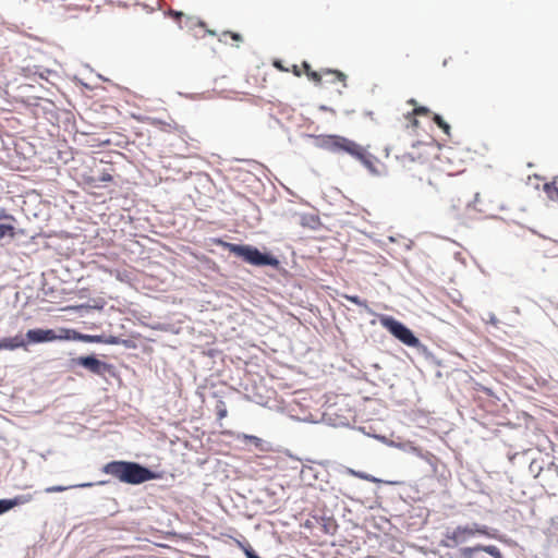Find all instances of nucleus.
<instances>
[{"label": "nucleus", "instance_id": "6", "mask_svg": "<svg viewBox=\"0 0 558 558\" xmlns=\"http://www.w3.org/2000/svg\"><path fill=\"white\" fill-rule=\"evenodd\" d=\"M448 558H504L500 549L495 545L462 546Z\"/></svg>", "mask_w": 558, "mask_h": 558}, {"label": "nucleus", "instance_id": "26", "mask_svg": "<svg viewBox=\"0 0 558 558\" xmlns=\"http://www.w3.org/2000/svg\"><path fill=\"white\" fill-rule=\"evenodd\" d=\"M555 190H558V187L555 186L554 182L544 184V191L546 192V194L548 195V197L551 201H555V197H553L555 195V193H554Z\"/></svg>", "mask_w": 558, "mask_h": 558}, {"label": "nucleus", "instance_id": "13", "mask_svg": "<svg viewBox=\"0 0 558 558\" xmlns=\"http://www.w3.org/2000/svg\"><path fill=\"white\" fill-rule=\"evenodd\" d=\"M93 485H94V483H92V482L81 483V484H75V485H69V486L54 485V486L46 487L45 488V493H47V494L62 493V492H65L68 489L92 487Z\"/></svg>", "mask_w": 558, "mask_h": 558}, {"label": "nucleus", "instance_id": "5", "mask_svg": "<svg viewBox=\"0 0 558 558\" xmlns=\"http://www.w3.org/2000/svg\"><path fill=\"white\" fill-rule=\"evenodd\" d=\"M70 366H81L97 376H106L107 374L111 375L113 373V365L98 359L96 354L72 357L70 360Z\"/></svg>", "mask_w": 558, "mask_h": 558}, {"label": "nucleus", "instance_id": "28", "mask_svg": "<svg viewBox=\"0 0 558 558\" xmlns=\"http://www.w3.org/2000/svg\"><path fill=\"white\" fill-rule=\"evenodd\" d=\"M483 320H484L485 323H487V324L493 325V326H494V327H496V328L498 327V325H499V323H500V322H499V319H498V318L495 316V314H494V313H492V312H489V313L487 314V319H484V318H483Z\"/></svg>", "mask_w": 558, "mask_h": 558}, {"label": "nucleus", "instance_id": "9", "mask_svg": "<svg viewBox=\"0 0 558 558\" xmlns=\"http://www.w3.org/2000/svg\"><path fill=\"white\" fill-rule=\"evenodd\" d=\"M33 499L32 494H23L17 495L13 498H2L0 499V515L7 513L11 509L17 506L25 505Z\"/></svg>", "mask_w": 558, "mask_h": 558}, {"label": "nucleus", "instance_id": "36", "mask_svg": "<svg viewBox=\"0 0 558 558\" xmlns=\"http://www.w3.org/2000/svg\"><path fill=\"white\" fill-rule=\"evenodd\" d=\"M372 367H373V368H375V369H379V368H380V366H379V364H378V363H374V364L372 365Z\"/></svg>", "mask_w": 558, "mask_h": 558}, {"label": "nucleus", "instance_id": "31", "mask_svg": "<svg viewBox=\"0 0 558 558\" xmlns=\"http://www.w3.org/2000/svg\"><path fill=\"white\" fill-rule=\"evenodd\" d=\"M414 111L416 114H427L429 112V109L427 107L421 106L415 108Z\"/></svg>", "mask_w": 558, "mask_h": 558}, {"label": "nucleus", "instance_id": "25", "mask_svg": "<svg viewBox=\"0 0 558 558\" xmlns=\"http://www.w3.org/2000/svg\"><path fill=\"white\" fill-rule=\"evenodd\" d=\"M244 439L247 444L254 445L256 448H262L263 439L254 435H244Z\"/></svg>", "mask_w": 558, "mask_h": 558}, {"label": "nucleus", "instance_id": "37", "mask_svg": "<svg viewBox=\"0 0 558 558\" xmlns=\"http://www.w3.org/2000/svg\"><path fill=\"white\" fill-rule=\"evenodd\" d=\"M554 193L555 195L553 197H555V201H558V190H555Z\"/></svg>", "mask_w": 558, "mask_h": 558}, {"label": "nucleus", "instance_id": "29", "mask_svg": "<svg viewBox=\"0 0 558 558\" xmlns=\"http://www.w3.org/2000/svg\"><path fill=\"white\" fill-rule=\"evenodd\" d=\"M326 73L335 74L337 76V78L339 81H342V82H344L347 80V75L343 72L339 71V70H330V69H328V70H326Z\"/></svg>", "mask_w": 558, "mask_h": 558}, {"label": "nucleus", "instance_id": "14", "mask_svg": "<svg viewBox=\"0 0 558 558\" xmlns=\"http://www.w3.org/2000/svg\"><path fill=\"white\" fill-rule=\"evenodd\" d=\"M348 473L355 476V477H359V478H362V480H365V481H368V482H373V483H385V484H395V482H389V481H383L380 478H377L368 473H365V472H362V471H355L353 469H348Z\"/></svg>", "mask_w": 558, "mask_h": 558}, {"label": "nucleus", "instance_id": "20", "mask_svg": "<svg viewBox=\"0 0 558 558\" xmlns=\"http://www.w3.org/2000/svg\"><path fill=\"white\" fill-rule=\"evenodd\" d=\"M323 531L326 534L333 535L337 531V523L332 518H323Z\"/></svg>", "mask_w": 558, "mask_h": 558}, {"label": "nucleus", "instance_id": "33", "mask_svg": "<svg viewBox=\"0 0 558 558\" xmlns=\"http://www.w3.org/2000/svg\"><path fill=\"white\" fill-rule=\"evenodd\" d=\"M274 65L277 68V69H280V70H283L282 65H281V61L280 60H276L274 62Z\"/></svg>", "mask_w": 558, "mask_h": 558}, {"label": "nucleus", "instance_id": "40", "mask_svg": "<svg viewBox=\"0 0 558 558\" xmlns=\"http://www.w3.org/2000/svg\"><path fill=\"white\" fill-rule=\"evenodd\" d=\"M97 484H99V485H104V484H106V482H105V481H100V482H98Z\"/></svg>", "mask_w": 558, "mask_h": 558}, {"label": "nucleus", "instance_id": "1", "mask_svg": "<svg viewBox=\"0 0 558 558\" xmlns=\"http://www.w3.org/2000/svg\"><path fill=\"white\" fill-rule=\"evenodd\" d=\"M314 140V145L317 148L330 151L332 154L345 153L351 157L361 161V163L367 168L372 173H376L377 170L372 161V156L356 142L347 138L341 135L328 134V135H308Z\"/></svg>", "mask_w": 558, "mask_h": 558}, {"label": "nucleus", "instance_id": "12", "mask_svg": "<svg viewBox=\"0 0 558 558\" xmlns=\"http://www.w3.org/2000/svg\"><path fill=\"white\" fill-rule=\"evenodd\" d=\"M102 343H106V344H122L126 349H135L136 348V344H135L134 340H132V339H122V338L117 337V336H106V335H104Z\"/></svg>", "mask_w": 558, "mask_h": 558}, {"label": "nucleus", "instance_id": "30", "mask_svg": "<svg viewBox=\"0 0 558 558\" xmlns=\"http://www.w3.org/2000/svg\"><path fill=\"white\" fill-rule=\"evenodd\" d=\"M222 36H223V37H226V36H231V38H232L233 40H236V41L242 40V36H241V34H239V33L225 32V33L222 34Z\"/></svg>", "mask_w": 558, "mask_h": 558}, {"label": "nucleus", "instance_id": "4", "mask_svg": "<svg viewBox=\"0 0 558 558\" xmlns=\"http://www.w3.org/2000/svg\"><path fill=\"white\" fill-rule=\"evenodd\" d=\"M378 319L380 325L401 343L416 349L417 353L422 354L426 360L434 361L435 356L432 351L423 344L414 332L402 322L386 314H379Z\"/></svg>", "mask_w": 558, "mask_h": 558}, {"label": "nucleus", "instance_id": "35", "mask_svg": "<svg viewBox=\"0 0 558 558\" xmlns=\"http://www.w3.org/2000/svg\"><path fill=\"white\" fill-rule=\"evenodd\" d=\"M3 217L7 220H12V221L14 220L13 216H11V215H4Z\"/></svg>", "mask_w": 558, "mask_h": 558}, {"label": "nucleus", "instance_id": "10", "mask_svg": "<svg viewBox=\"0 0 558 558\" xmlns=\"http://www.w3.org/2000/svg\"><path fill=\"white\" fill-rule=\"evenodd\" d=\"M104 335L82 333L75 329L66 328L65 341H81L86 343H102Z\"/></svg>", "mask_w": 558, "mask_h": 558}, {"label": "nucleus", "instance_id": "7", "mask_svg": "<svg viewBox=\"0 0 558 558\" xmlns=\"http://www.w3.org/2000/svg\"><path fill=\"white\" fill-rule=\"evenodd\" d=\"M65 336L66 328H60L59 330L50 328H33L26 331L24 340L27 347L28 344L48 343L57 340L65 341Z\"/></svg>", "mask_w": 558, "mask_h": 558}, {"label": "nucleus", "instance_id": "19", "mask_svg": "<svg viewBox=\"0 0 558 558\" xmlns=\"http://www.w3.org/2000/svg\"><path fill=\"white\" fill-rule=\"evenodd\" d=\"M169 14L178 20L180 28L190 27L189 23L192 22V19L185 17L181 11L171 10Z\"/></svg>", "mask_w": 558, "mask_h": 558}, {"label": "nucleus", "instance_id": "27", "mask_svg": "<svg viewBox=\"0 0 558 558\" xmlns=\"http://www.w3.org/2000/svg\"><path fill=\"white\" fill-rule=\"evenodd\" d=\"M45 113H49L54 117L56 106L53 102L46 100L45 106L43 107Z\"/></svg>", "mask_w": 558, "mask_h": 558}, {"label": "nucleus", "instance_id": "34", "mask_svg": "<svg viewBox=\"0 0 558 558\" xmlns=\"http://www.w3.org/2000/svg\"><path fill=\"white\" fill-rule=\"evenodd\" d=\"M375 438L386 442L387 441V438L385 436H374Z\"/></svg>", "mask_w": 558, "mask_h": 558}, {"label": "nucleus", "instance_id": "11", "mask_svg": "<svg viewBox=\"0 0 558 558\" xmlns=\"http://www.w3.org/2000/svg\"><path fill=\"white\" fill-rule=\"evenodd\" d=\"M26 350V342L22 335H16L14 337H4L0 338V350H16V349Z\"/></svg>", "mask_w": 558, "mask_h": 558}, {"label": "nucleus", "instance_id": "8", "mask_svg": "<svg viewBox=\"0 0 558 558\" xmlns=\"http://www.w3.org/2000/svg\"><path fill=\"white\" fill-rule=\"evenodd\" d=\"M473 523L466 525H458L453 530H448L445 534V538L440 542L442 547L454 548L459 545L465 544L471 541L474 535Z\"/></svg>", "mask_w": 558, "mask_h": 558}, {"label": "nucleus", "instance_id": "2", "mask_svg": "<svg viewBox=\"0 0 558 558\" xmlns=\"http://www.w3.org/2000/svg\"><path fill=\"white\" fill-rule=\"evenodd\" d=\"M101 471L130 485H140L151 480L161 478V473L134 461L113 460L106 463Z\"/></svg>", "mask_w": 558, "mask_h": 558}, {"label": "nucleus", "instance_id": "24", "mask_svg": "<svg viewBox=\"0 0 558 558\" xmlns=\"http://www.w3.org/2000/svg\"><path fill=\"white\" fill-rule=\"evenodd\" d=\"M216 410H217V416L219 420L225 418L228 414L226 403L222 400L218 401V403L216 405Z\"/></svg>", "mask_w": 558, "mask_h": 558}, {"label": "nucleus", "instance_id": "16", "mask_svg": "<svg viewBox=\"0 0 558 558\" xmlns=\"http://www.w3.org/2000/svg\"><path fill=\"white\" fill-rule=\"evenodd\" d=\"M15 235V227L10 222H0V241L3 239L12 240Z\"/></svg>", "mask_w": 558, "mask_h": 558}, {"label": "nucleus", "instance_id": "17", "mask_svg": "<svg viewBox=\"0 0 558 558\" xmlns=\"http://www.w3.org/2000/svg\"><path fill=\"white\" fill-rule=\"evenodd\" d=\"M345 300L363 307L368 314L371 315H374L375 312L373 311V308H371L367 304V301L366 300H362L360 296L357 295H350V294H343L342 295Z\"/></svg>", "mask_w": 558, "mask_h": 558}, {"label": "nucleus", "instance_id": "18", "mask_svg": "<svg viewBox=\"0 0 558 558\" xmlns=\"http://www.w3.org/2000/svg\"><path fill=\"white\" fill-rule=\"evenodd\" d=\"M112 175L108 172H101L99 174H95L90 178V182L94 184V186L99 187L104 183H108L112 181Z\"/></svg>", "mask_w": 558, "mask_h": 558}, {"label": "nucleus", "instance_id": "41", "mask_svg": "<svg viewBox=\"0 0 558 558\" xmlns=\"http://www.w3.org/2000/svg\"><path fill=\"white\" fill-rule=\"evenodd\" d=\"M295 74L300 75V72H299V70L296 68H295Z\"/></svg>", "mask_w": 558, "mask_h": 558}, {"label": "nucleus", "instance_id": "15", "mask_svg": "<svg viewBox=\"0 0 558 558\" xmlns=\"http://www.w3.org/2000/svg\"><path fill=\"white\" fill-rule=\"evenodd\" d=\"M473 531H474V535L476 536L477 534L480 535H485L489 538H496L497 537V530H494V529H490L488 527L487 525H481V524H477V523H473Z\"/></svg>", "mask_w": 558, "mask_h": 558}, {"label": "nucleus", "instance_id": "39", "mask_svg": "<svg viewBox=\"0 0 558 558\" xmlns=\"http://www.w3.org/2000/svg\"><path fill=\"white\" fill-rule=\"evenodd\" d=\"M305 62L306 61L303 62V66H304L305 72L307 73V66L305 65Z\"/></svg>", "mask_w": 558, "mask_h": 558}, {"label": "nucleus", "instance_id": "3", "mask_svg": "<svg viewBox=\"0 0 558 558\" xmlns=\"http://www.w3.org/2000/svg\"><path fill=\"white\" fill-rule=\"evenodd\" d=\"M218 244L251 266L280 268L279 258L267 250L262 251L252 244L231 243L223 240H218Z\"/></svg>", "mask_w": 558, "mask_h": 558}, {"label": "nucleus", "instance_id": "38", "mask_svg": "<svg viewBox=\"0 0 558 558\" xmlns=\"http://www.w3.org/2000/svg\"><path fill=\"white\" fill-rule=\"evenodd\" d=\"M151 2L159 7V0H151Z\"/></svg>", "mask_w": 558, "mask_h": 558}, {"label": "nucleus", "instance_id": "32", "mask_svg": "<svg viewBox=\"0 0 558 558\" xmlns=\"http://www.w3.org/2000/svg\"><path fill=\"white\" fill-rule=\"evenodd\" d=\"M319 110H322V111H331V112H333V109H332V108H330V107H328V106H326V105H322V106H319Z\"/></svg>", "mask_w": 558, "mask_h": 558}, {"label": "nucleus", "instance_id": "22", "mask_svg": "<svg viewBox=\"0 0 558 558\" xmlns=\"http://www.w3.org/2000/svg\"><path fill=\"white\" fill-rule=\"evenodd\" d=\"M410 451L414 454H416L417 457L426 460L429 464H432V459L434 458L433 454L428 451H422V449H420L418 447H415V446H410Z\"/></svg>", "mask_w": 558, "mask_h": 558}, {"label": "nucleus", "instance_id": "21", "mask_svg": "<svg viewBox=\"0 0 558 558\" xmlns=\"http://www.w3.org/2000/svg\"><path fill=\"white\" fill-rule=\"evenodd\" d=\"M433 122L438 126L440 128L444 133H446L447 135H450V125L449 123H447L444 118L438 114V113H434L433 114Z\"/></svg>", "mask_w": 558, "mask_h": 558}, {"label": "nucleus", "instance_id": "23", "mask_svg": "<svg viewBox=\"0 0 558 558\" xmlns=\"http://www.w3.org/2000/svg\"><path fill=\"white\" fill-rule=\"evenodd\" d=\"M305 65L307 66V76L310 80H312L313 82H315L316 84H319L322 82V76L318 72L316 71H313L311 69V65L305 62Z\"/></svg>", "mask_w": 558, "mask_h": 558}]
</instances>
